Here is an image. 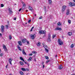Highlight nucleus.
Instances as JSON below:
<instances>
[{"instance_id":"f257e3e1","label":"nucleus","mask_w":75,"mask_h":75,"mask_svg":"<svg viewBox=\"0 0 75 75\" xmlns=\"http://www.w3.org/2000/svg\"><path fill=\"white\" fill-rule=\"evenodd\" d=\"M45 32H46V31L45 30L43 31L42 30H40L39 31V33L40 34H45L46 33Z\"/></svg>"},{"instance_id":"f03ea898","label":"nucleus","mask_w":75,"mask_h":75,"mask_svg":"<svg viewBox=\"0 0 75 75\" xmlns=\"http://www.w3.org/2000/svg\"><path fill=\"white\" fill-rule=\"evenodd\" d=\"M66 6L65 5H64L62 7V13L65 10V9H66Z\"/></svg>"},{"instance_id":"7ed1b4c3","label":"nucleus","mask_w":75,"mask_h":75,"mask_svg":"<svg viewBox=\"0 0 75 75\" xmlns=\"http://www.w3.org/2000/svg\"><path fill=\"white\" fill-rule=\"evenodd\" d=\"M58 42L59 43V44L60 45H62V44H63L62 41L61 40V39H58Z\"/></svg>"},{"instance_id":"20e7f679","label":"nucleus","mask_w":75,"mask_h":75,"mask_svg":"<svg viewBox=\"0 0 75 75\" xmlns=\"http://www.w3.org/2000/svg\"><path fill=\"white\" fill-rule=\"evenodd\" d=\"M1 32L2 33H4V26L2 25L1 26Z\"/></svg>"},{"instance_id":"39448f33","label":"nucleus","mask_w":75,"mask_h":75,"mask_svg":"<svg viewBox=\"0 0 75 75\" xmlns=\"http://www.w3.org/2000/svg\"><path fill=\"white\" fill-rule=\"evenodd\" d=\"M69 5L71 6H75V4H74V3L73 2H70L69 4Z\"/></svg>"},{"instance_id":"423d86ee","label":"nucleus","mask_w":75,"mask_h":75,"mask_svg":"<svg viewBox=\"0 0 75 75\" xmlns=\"http://www.w3.org/2000/svg\"><path fill=\"white\" fill-rule=\"evenodd\" d=\"M29 9L30 11H31L32 12H33V8L30 6H29Z\"/></svg>"},{"instance_id":"0eeeda50","label":"nucleus","mask_w":75,"mask_h":75,"mask_svg":"<svg viewBox=\"0 0 75 75\" xmlns=\"http://www.w3.org/2000/svg\"><path fill=\"white\" fill-rule=\"evenodd\" d=\"M55 31L57 30H62V29L61 28H56L55 29Z\"/></svg>"},{"instance_id":"6e6552de","label":"nucleus","mask_w":75,"mask_h":75,"mask_svg":"<svg viewBox=\"0 0 75 75\" xmlns=\"http://www.w3.org/2000/svg\"><path fill=\"white\" fill-rule=\"evenodd\" d=\"M22 42H23V43H24V42H25L27 41V40L26 39H22Z\"/></svg>"},{"instance_id":"1a4fd4ad","label":"nucleus","mask_w":75,"mask_h":75,"mask_svg":"<svg viewBox=\"0 0 75 75\" xmlns=\"http://www.w3.org/2000/svg\"><path fill=\"white\" fill-rule=\"evenodd\" d=\"M18 43L19 45L20 46H21V45H22V43L21 42V41H18Z\"/></svg>"},{"instance_id":"9d476101","label":"nucleus","mask_w":75,"mask_h":75,"mask_svg":"<svg viewBox=\"0 0 75 75\" xmlns=\"http://www.w3.org/2000/svg\"><path fill=\"white\" fill-rule=\"evenodd\" d=\"M17 47H18V49L19 51H22V50L21 49V48L19 47V45H18Z\"/></svg>"},{"instance_id":"9b49d317","label":"nucleus","mask_w":75,"mask_h":75,"mask_svg":"<svg viewBox=\"0 0 75 75\" xmlns=\"http://www.w3.org/2000/svg\"><path fill=\"white\" fill-rule=\"evenodd\" d=\"M11 61H12V59H9V62L11 65H12V64L11 63Z\"/></svg>"},{"instance_id":"f8f14e48","label":"nucleus","mask_w":75,"mask_h":75,"mask_svg":"<svg viewBox=\"0 0 75 75\" xmlns=\"http://www.w3.org/2000/svg\"><path fill=\"white\" fill-rule=\"evenodd\" d=\"M22 53L23 54H24V55H26V53L25 52V51H24V49L23 50Z\"/></svg>"},{"instance_id":"ddd939ff","label":"nucleus","mask_w":75,"mask_h":75,"mask_svg":"<svg viewBox=\"0 0 75 75\" xmlns=\"http://www.w3.org/2000/svg\"><path fill=\"white\" fill-rule=\"evenodd\" d=\"M59 69H62V65H60L59 67Z\"/></svg>"},{"instance_id":"4468645a","label":"nucleus","mask_w":75,"mask_h":75,"mask_svg":"<svg viewBox=\"0 0 75 75\" xmlns=\"http://www.w3.org/2000/svg\"><path fill=\"white\" fill-rule=\"evenodd\" d=\"M69 9H68L67 10V12L66 13L67 15H68V14H69Z\"/></svg>"},{"instance_id":"2eb2a0df","label":"nucleus","mask_w":75,"mask_h":75,"mask_svg":"<svg viewBox=\"0 0 75 75\" xmlns=\"http://www.w3.org/2000/svg\"><path fill=\"white\" fill-rule=\"evenodd\" d=\"M20 64L21 65H24V62L22 61H21L20 62Z\"/></svg>"},{"instance_id":"dca6fc26","label":"nucleus","mask_w":75,"mask_h":75,"mask_svg":"<svg viewBox=\"0 0 75 75\" xmlns=\"http://www.w3.org/2000/svg\"><path fill=\"white\" fill-rule=\"evenodd\" d=\"M31 59H32L31 57H30L29 59L28 60V61L29 62L31 61Z\"/></svg>"},{"instance_id":"f3484780","label":"nucleus","mask_w":75,"mask_h":75,"mask_svg":"<svg viewBox=\"0 0 75 75\" xmlns=\"http://www.w3.org/2000/svg\"><path fill=\"white\" fill-rule=\"evenodd\" d=\"M21 69L23 71H26V69L24 68H22Z\"/></svg>"},{"instance_id":"a211bd4d","label":"nucleus","mask_w":75,"mask_h":75,"mask_svg":"<svg viewBox=\"0 0 75 75\" xmlns=\"http://www.w3.org/2000/svg\"><path fill=\"white\" fill-rule=\"evenodd\" d=\"M43 47H44V48H45V49L48 48V47H47V45H44L43 46Z\"/></svg>"},{"instance_id":"6ab92c4d","label":"nucleus","mask_w":75,"mask_h":75,"mask_svg":"<svg viewBox=\"0 0 75 75\" xmlns=\"http://www.w3.org/2000/svg\"><path fill=\"white\" fill-rule=\"evenodd\" d=\"M31 38H32V39H33V40H34V35H33L32 36H31Z\"/></svg>"},{"instance_id":"aec40b11","label":"nucleus","mask_w":75,"mask_h":75,"mask_svg":"<svg viewBox=\"0 0 75 75\" xmlns=\"http://www.w3.org/2000/svg\"><path fill=\"white\" fill-rule=\"evenodd\" d=\"M68 34L69 35H72V33L71 32H69V33H68Z\"/></svg>"},{"instance_id":"412c9836","label":"nucleus","mask_w":75,"mask_h":75,"mask_svg":"<svg viewBox=\"0 0 75 75\" xmlns=\"http://www.w3.org/2000/svg\"><path fill=\"white\" fill-rule=\"evenodd\" d=\"M49 17L50 18V19H52V16L51 15H50L49 16Z\"/></svg>"},{"instance_id":"4be33fe9","label":"nucleus","mask_w":75,"mask_h":75,"mask_svg":"<svg viewBox=\"0 0 75 75\" xmlns=\"http://www.w3.org/2000/svg\"><path fill=\"white\" fill-rule=\"evenodd\" d=\"M41 44V43L40 42H38L37 43V46H40Z\"/></svg>"},{"instance_id":"5701e85b","label":"nucleus","mask_w":75,"mask_h":75,"mask_svg":"<svg viewBox=\"0 0 75 75\" xmlns=\"http://www.w3.org/2000/svg\"><path fill=\"white\" fill-rule=\"evenodd\" d=\"M57 25H59V26H60L61 25V23L59 22L57 23Z\"/></svg>"},{"instance_id":"b1692460","label":"nucleus","mask_w":75,"mask_h":75,"mask_svg":"<svg viewBox=\"0 0 75 75\" xmlns=\"http://www.w3.org/2000/svg\"><path fill=\"white\" fill-rule=\"evenodd\" d=\"M45 58L46 59H49V57L48 56H45Z\"/></svg>"},{"instance_id":"393cba45","label":"nucleus","mask_w":75,"mask_h":75,"mask_svg":"<svg viewBox=\"0 0 75 75\" xmlns=\"http://www.w3.org/2000/svg\"><path fill=\"white\" fill-rule=\"evenodd\" d=\"M20 73L21 75H24V73H23V72H22V71H20Z\"/></svg>"},{"instance_id":"a878e982","label":"nucleus","mask_w":75,"mask_h":75,"mask_svg":"<svg viewBox=\"0 0 75 75\" xmlns=\"http://www.w3.org/2000/svg\"><path fill=\"white\" fill-rule=\"evenodd\" d=\"M49 4H51V3L52 2V1L51 0H49Z\"/></svg>"},{"instance_id":"bb28decb","label":"nucleus","mask_w":75,"mask_h":75,"mask_svg":"<svg viewBox=\"0 0 75 75\" xmlns=\"http://www.w3.org/2000/svg\"><path fill=\"white\" fill-rule=\"evenodd\" d=\"M51 34H49L48 35V38L49 39H50L51 38Z\"/></svg>"},{"instance_id":"cd10ccee","label":"nucleus","mask_w":75,"mask_h":75,"mask_svg":"<svg viewBox=\"0 0 75 75\" xmlns=\"http://www.w3.org/2000/svg\"><path fill=\"white\" fill-rule=\"evenodd\" d=\"M74 44H72L71 46V48H74Z\"/></svg>"},{"instance_id":"c85d7f7f","label":"nucleus","mask_w":75,"mask_h":75,"mask_svg":"<svg viewBox=\"0 0 75 75\" xmlns=\"http://www.w3.org/2000/svg\"><path fill=\"white\" fill-rule=\"evenodd\" d=\"M9 40H11V39H12V36H11V35H9Z\"/></svg>"},{"instance_id":"c756f323","label":"nucleus","mask_w":75,"mask_h":75,"mask_svg":"<svg viewBox=\"0 0 75 75\" xmlns=\"http://www.w3.org/2000/svg\"><path fill=\"white\" fill-rule=\"evenodd\" d=\"M56 35H52V38H54V37H56Z\"/></svg>"},{"instance_id":"7c9ffc66","label":"nucleus","mask_w":75,"mask_h":75,"mask_svg":"<svg viewBox=\"0 0 75 75\" xmlns=\"http://www.w3.org/2000/svg\"><path fill=\"white\" fill-rule=\"evenodd\" d=\"M32 53L33 54H37V53L35 51H32Z\"/></svg>"},{"instance_id":"2f4dec72","label":"nucleus","mask_w":75,"mask_h":75,"mask_svg":"<svg viewBox=\"0 0 75 75\" xmlns=\"http://www.w3.org/2000/svg\"><path fill=\"white\" fill-rule=\"evenodd\" d=\"M47 48H46L45 49L46 51H47V52H48V50Z\"/></svg>"},{"instance_id":"473e14b6","label":"nucleus","mask_w":75,"mask_h":75,"mask_svg":"<svg viewBox=\"0 0 75 75\" xmlns=\"http://www.w3.org/2000/svg\"><path fill=\"white\" fill-rule=\"evenodd\" d=\"M9 11V13H10V14H12L13 13V11Z\"/></svg>"},{"instance_id":"72a5a7b5","label":"nucleus","mask_w":75,"mask_h":75,"mask_svg":"<svg viewBox=\"0 0 75 75\" xmlns=\"http://www.w3.org/2000/svg\"><path fill=\"white\" fill-rule=\"evenodd\" d=\"M6 29H8V25H6Z\"/></svg>"},{"instance_id":"f704fd0d","label":"nucleus","mask_w":75,"mask_h":75,"mask_svg":"<svg viewBox=\"0 0 75 75\" xmlns=\"http://www.w3.org/2000/svg\"><path fill=\"white\" fill-rule=\"evenodd\" d=\"M20 59L21 60V61H23L24 59H23V58L22 57H20Z\"/></svg>"},{"instance_id":"c9c22d12","label":"nucleus","mask_w":75,"mask_h":75,"mask_svg":"<svg viewBox=\"0 0 75 75\" xmlns=\"http://www.w3.org/2000/svg\"><path fill=\"white\" fill-rule=\"evenodd\" d=\"M71 20H69L68 21V23H69V24H71Z\"/></svg>"},{"instance_id":"e433bc0d","label":"nucleus","mask_w":75,"mask_h":75,"mask_svg":"<svg viewBox=\"0 0 75 75\" xmlns=\"http://www.w3.org/2000/svg\"><path fill=\"white\" fill-rule=\"evenodd\" d=\"M31 21V19L29 20L28 21V23H30Z\"/></svg>"},{"instance_id":"4c0bfd02","label":"nucleus","mask_w":75,"mask_h":75,"mask_svg":"<svg viewBox=\"0 0 75 75\" xmlns=\"http://www.w3.org/2000/svg\"><path fill=\"white\" fill-rule=\"evenodd\" d=\"M3 55V53H1L0 54V57H2Z\"/></svg>"},{"instance_id":"58836bf2","label":"nucleus","mask_w":75,"mask_h":75,"mask_svg":"<svg viewBox=\"0 0 75 75\" xmlns=\"http://www.w3.org/2000/svg\"><path fill=\"white\" fill-rule=\"evenodd\" d=\"M4 7V5L3 4H1V7Z\"/></svg>"},{"instance_id":"ea45409f","label":"nucleus","mask_w":75,"mask_h":75,"mask_svg":"<svg viewBox=\"0 0 75 75\" xmlns=\"http://www.w3.org/2000/svg\"><path fill=\"white\" fill-rule=\"evenodd\" d=\"M23 7H25V4H23Z\"/></svg>"},{"instance_id":"a19ab883","label":"nucleus","mask_w":75,"mask_h":75,"mask_svg":"<svg viewBox=\"0 0 75 75\" xmlns=\"http://www.w3.org/2000/svg\"><path fill=\"white\" fill-rule=\"evenodd\" d=\"M32 55H33V54H32V53H31V54H29V56H32Z\"/></svg>"},{"instance_id":"79ce46f5","label":"nucleus","mask_w":75,"mask_h":75,"mask_svg":"<svg viewBox=\"0 0 75 75\" xmlns=\"http://www.w3.org/2000/svg\"><path fill=\"white\" fill-rule=\"evenodd\" d=\"M3 48H4L5 49V48H6V45H4L3 46Z\"/></svg>"},{"instance_id":"37998d69","label":"nucleus","mask_w":75,"mask_h":75,"mask_svg":"<svg viewBox=\"0 0 75 75\" xmlns=\"http://www.w3.org/2000/svg\"><path fill=\"white\" fill-rule=\"evenodd\" d=\"M39 18L40 20H41V19H42V16H40Z\"/></svg>"},{"instance_id":"c03bdc74","label":"nucleus","mask_w":75,"mask_h":75,"mask_svg":"<svg viewBox=\"0 0 75 75\" xmlns=\"http://www.w3.org/2000/svg\"><path fill=\"white\" fill-rule=\"evenodd\" d=\"M8 10H9V11H11V9L9 8H8Z\"/></svg>"},{"instance_id":"a18cd8bd","label":"nucleus","mask_w":75,"mask_h":75,"mask_svg":"<svg viewBox=\"0 0 75 75\" xmlns=\"http://www.w3.org/2000/svg\"><path fill=\"white\" fill-rule=\"evenodd\" d=\"M26 71H29V69H26Z\"/></svg>"},{"instance_id":"49530a36","label":"nucleus","mask_w":75,"mask_h":75,"mask_svg":"<svg viewBox=\"0 0 75 75\" xmlns=\"http://www.w3.org/2000/svg\"><path fill=\"white\" fill-rule=\"evenodd\" d=\"M49 62H50V60H47L46 61V63H48Z\"/></svg>"},{"instance_id":"de8ad7c7","label":"nucleus","mask_w":75,"mask_h":75,"mask_svg":"<svg viewBox=\"0 0 75 75\" xmlns=\"http://www.w3.org/2000/svg\"><path fill=\"white\" fill-rule=\"evenodd\" d=\"M27 44H28H28H29V41H27Z\"/></svg>"},{"instance_id":"09e8293b","label":"nucleus","mask_w":75,"mask_h":75,"mask_svg":"<svg viewBox=\"0 0 75 75\" xmlns=\"http://www.w3.org/2000/svg\"><path fill=\"white\" fill-rule=\"evenodd\" d=\"M48 41H51V39H48Z\"/></svg>"},{"instance_id":"8fccbe9b","label":"nucleus","mask_w":75,"mask_h":75,"mask_svg":"<svg viewBox=\"0 0 75 75\" xmlns=\"http://www.w3.org/2000/svg\"><path fill=\"white\" fill-rule=\"evenodd\" d=\"M5 51H7V48H5V49H4Z\"/></svg>"},{"instance_id":"3c124183","label":"nucleus","mask_w":75,"mask_h":75,"mask_svg":"<svg viewBox=\"0 0 75 75\" xmlns=\"http://www.w3.org/2000/svg\"><path fill=\"white\" fill-rule=\"evenodd\" d=\"M46 37L45 35H44L43 36V37L44 38V37Z\"/></svg>"},{"instance_id":"603ef678","label":"nucleus","mask_w":75,"mask_h":75,"mask_svg":"<svg viewBox=\"0 0 75 75\" xmlns=\"http://www.w3.org/2000/svg\"><path fill=\"white\" fill-rule=\"evenodd\" d=\"M44 67H45V65H43V68H44Z\"/></svg>"},{"instance_id":"864d4df0","label":"nucleus","mask_w":75,"mask_h":75,"mask_svg":"<svg viewBox=\"0 0 75 75\" xmlns=\"http://www.w3.org/2000/svg\"><path fill=\"white\" fill-rule=\"evenodd\" d=\"M21 8L19 10V11H21Z\"/></svg>"},{"instance_id":"5fc2aeb1","label":"nucleus","mask_w":75,"mask_h":75,"mask_svg":"<svg viewBox=\"0 0 75 75\" xmlns=\"http://www.w3.org/2000/svg\"><path fill=\"white\" fill-rule=\"evenodd\" d=\"M34 28V26L33 27L31 28L32 30H33V28Z\"/></svg>"},{"instance_id":"6e6d98bb","label":"nucleus","mask_w":75,"mask_h":75,"mask_svg":"<svg viewBox=\"0 0 75 75\" xmlns=\"http://www.w3.org/2000/svg\"><path fill=\"white\" fill-rule=\"evenodd\" d=\"M1 53V49L0 48V54Z\"/></svg>"},{"instance_id":"4d7b16f0","label":"nucleus","mask_w":75,"mask_h":75,"mask_svg":"<svg viewBox=\"0 0 75 75\" xmlns=\"http://www.w3.org/2000/svg\"><path fill=\"white\" fill-rule=\"evenodd\" d=\"M34 61H36V58H35L34 59Z\"/></svg>"},{"instance_id":"13d9d810","label":"nucleus","mask_w":75,"mask_h":75,"mask_svg":"<svg viewBox=\"0 0 75 75\" xmlns=\"http://www.w3.org/2000/svg\"><path fill=\"white\" fill-rule=\"evenodd\" d=\"M22 4H24V2H22Z\"/></svg>"},{"instance_id":"bf43d9fd","label":"nucleus","mask_w":75,"mask_h":75,"mask_svg":"<svg viewBox=\"0 0 75 75\" xmlns=\"http://www.w3.org/2000/svg\"><path fill=\"white\" fill-rule=\"evenodd\" d=\"M42 65H43L44 64V62H42Z\"/></svg>"},{"instance_id":"052dcab7","label":"nucleus","mask_w":75,"mask_h":75,"mask_svg":"<svg viewBox=\"0 0 75 75\" xmlns=\"http://www.w3.org/2000/svg\"><path fill=\"white\" fill-rule=\"evenodd\" d=\"M14 20H16V18H14Z\"/></svg>"},{"instance_id":"680f3d73","label":"nucleus","mask_w":75,"mask_h":75,"mask_svg":"<svg viewBox=\"0 0 75 75\" xmlns=\"http://www.w3.org/2000/svg\"><path fill=\"white\" fill-rule=\"evenodd\" d=\"M25 11H26V12H27V11H28V10H26Z\"/></svg>"},{"instance_id":"e2e57ef3","label":"nucleus","mask_w":75,"mask_h":75,"mask_svg":"<svg viewBox=\"0 0 75 75\" xmlns=\"http://www.w3.org/2000/svg\"><path fill=\"white\" fill-rule=\"evenodd\" d=\"M33 31V29H31V30H30V31Z\"/></svg>"},{"instance_id":"0e129e2a","label":"nucleus","mask_w":75,"mask_h":75,"mask_svg":"<svg viewBox=\"0 0 75 75\" xmlns=\"http://www.w3.org/2000/svg\"><path fill=\"white\" fill-rule=\"evenodd\" d=\"M7 66H8L7 65L6 66V68H7Z\"/></svg>"},{"instance_id":"69168bd1","label":"nucleus","mask_w":75,"mask_h":75,"mask_svg":"<svg viewBox=\"0 0 75 75\" xmlns=\"http://www.w3.org/2000/svg\"><path fill=\"white\" fill-rule=\"evenodd\" d=\"M22 61H23V62H25V61H24V59H23V60H22Z\"/></svg>"},{"instance_id":"338daca9","label":"nucleus","mask_w":75,"mask_h":75,"mask_svg":"<svg viewBox=\"0 0 75 75\" xmlns=\"http://www.w3.org/2000/svg\"><path fill=\"white\" fill-rule=\"evenodd\" d=\"M0 35L1 36V35H2V34H1V33H0Z\"/></svg>"},{"instance_id":"774afa93","label":"nucleus","mask_w":75,"mask_h":75,"mask_svg":"<svg viewBox=\"0 0 75 75\" xmlns=\"http://www.w3.org/2000/svg\"><path fill=\"white\" fill-rule=\"evenodd\" d=\"M9 75H12V74H9Z\"/></svg>"}]
</instances>
